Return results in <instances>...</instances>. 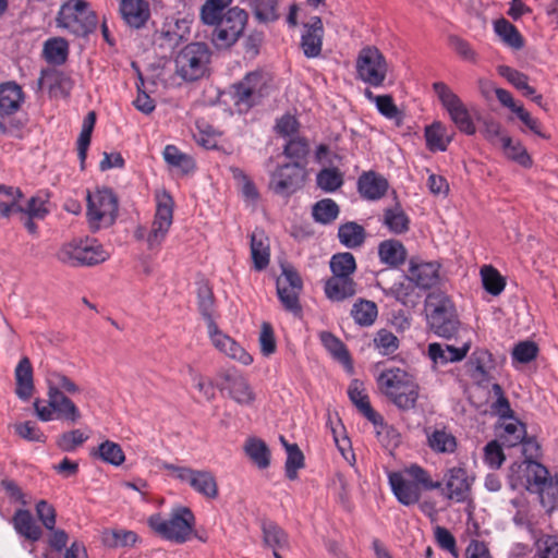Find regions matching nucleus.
Returning a JSON list of instances; mask_svg holds the SVG:
<instances>
[{"label": "nucleus", "instance_id": "6e6d98bb", "mask_svg": "<svg viewBox=\"0 0 558 558\" xmlns=\"http://www.w3.org/2000/svg\"><path fill=\"white\" fill-rule=\"evenodd\" d=\"M320 341L326 350L338 361L350 363V355L342 341L329 331L319 335Z\"/></svg>", "mask_w": 558, "mask_h": 558}, {"label": "nucleus", "instance_id": "c85d7f7f", "mask_svg": "<svg viewBox=\"0 0 558 558\" xmlns=\"http://www.w3.org/2000/svg\"><path fill=\"white\" fill-rule=\"evenodd\" d=\"M339 242L347 248L361 247L366 239V231L363 226L355 221L341 223L338 228Z\"/></svg>", "mask_w": 558, "mask_h": 558}, {"label": "nucleus", "instance_id": "4c0bfd02", "mask_svg": "<svg viewBox=\"0 0 558 558\" xmlns=\"http://www.w3.org/2000/svg\"><path fill=\"white\" fill-rule=\"evenodd\" d=\"M90 454L114 466H119L125 461L121 446L111 440L102 441Z\"/></svg>", "mask_w": 558, "mask_h": 558}, {"label": "nucleus", "instance_id": "5fc2aeb1", "mask_svg": "<svg viewBox=\"0 0 558 558\" xmlns=\"http://www.w3.org/2000/svg\"><path fill=\"white\" fill-rule=\"evenodd\" d=\"M492 354L486 350H477L473 353L472 364L474 369L472 377L480 383L488 381L490 378L489 371L492 368Z\"/></svg>", "mask_w": 558, "mask_h": 558}, {"label": "nucleus", "instance_id": "4d7b16f0", "mask_svg": "<svg viewBox=\"0 0 558 558\" xmlns=\"http://www.w3.org/2000/svg\"><path fill=\"white\" fill-rule=\"evenodd\" d=\"M510 422H507L502 425V434L500 435L504 445L508 447H514L518 444L522 442L526 430L524 424L515 418H510Z\"/></svg>", "mask_w": 558, "mask_h": 558}, {"label": "nucleus", "instance_id": "bb28decb", "mask_svg": "<svg viewBox=\"0 0 558 558\" xmlns=\"http://www.w3.org/2000/svg\"><path fill=\"white\" fill-rule=\"evenodd\" d=\"M438 265L434 263H410L409 279L417 287L428 289L438 280Z\"/></svg>", "mask_w": 558, "mask_h": 558}, {"label": "nucleus", "instance_id": "4be33fe9", "mask_svg": "<svg viewBox=\"0 0 558 558\" xmlns=\"http://www.w3.org/2000/svg\"><path fill=\"white\" fill-rule=\"evenodd\" d=\"M119 10L123 21L133 28L143 27L150 16L149 4L145 0H121Z\"/></svg>", "mask_w": 558, "mask_h": 558}, {"label": "nucleus", "instance_id": "58836bf2", "mask_svg": "<svg viewBox=\"0 0 558 558\" xmlns=\"http://www.w3.org/2000/svg\"><path fill=\"white\" fill-rule=\"evenodd\" d=\"M500 148L508 159L524 168H530L532 166V158L521 142L513 141L510 136L504 137L501 140Z\"/></svg>", "mask_w": 558, "mask_h": 558}, {"label": "nucleus", "instance_id": "09e8293b", "mask_svg": "<svg viewBox=\"0 0 558 558\" xmlns=\"http://www.w3.org/2000/svg\"><path fill=\"white\" fill-rule=\"evenodd\" d=\"M69 52L68 41L57 37L48 39L44 46L46 60L52 64H63L66 61Z\"/></svg>", "mask_w": 558, "mask_h": 558}, {"label": "nucleus", "instance_id": "69168bd1", "mask_svg": "<svg viewBox=\"0 0 558 558\" xmlns=\"http://www.w3.org/2000/svg\"><path fill=\"white\" fill-rule=\"evenodd\" d=\"M376 349L383 355L395 353L399 348V339L391 331L380 329L374 338Z\"/></svg>", "mask_w": 558, "mask_h": 558}, {"label": "nucleus", "instance_id": "3c124183", "mask_svg": "<svg viewBox=\"0 0 558 558\" xmlns=\"http://www.w3.org/2000/svg\"><path fill=\"white\" fill-rule=\"evenodd\" d=\"M496 34L502 39V41L513 48L520 49L523 47V39L514 25H512L506 19H500L495 22L494 25Z\"/></svg>", "mask_w": 558, "mask_h": 558}, {"label": "nucleus", "instance_id": "72a5a7b5", "mask_svg": "<svg viewBox=\"0 0 558 558\" xmlns=\"http://www.w3.org/2000/svg\"><path fill=\"white\" fill-rule=\"evenodd\" d=\"M195 492L209 499L218 496V485L211 472L196 470L189 484Z\"/></svg>", "mask_w": 558, "mask_h": 558}, {"label": "nucleus", "instance_id": "c9c22d12", "mask_svg": "<svg viewBox=\"0 0 558 558\" xmlns=\"http://www.w3.org/2000/svg\"><path fill=\"white\" fill-rule=\"evenodd\" d=\"M47 392H61L76 395L81 388L66 375L58 371H50L46 375Z\"/></svg>", "mask_w": 558, "mask_h": 558}, {"label": "nucleus", "instance_id": "f257e3e1", "mask_svg": "<svg viewBox=\"0 0 558 558\" xmlns=\"http://www.w3.org/2000/svg\"><path fill=\"white\" fill-rule=\"evenodd\" d=\"M376 383L380 392L398 409L411 410L416 405L420 386L408 367L385 365L377 375Z\"/></svg>", "mask_w": 558, "mask_h": 558}, {"label": "nucleus", "instance_id": "37998d69", "mask_svg": "<svg viewBox=\"0 0 558 558\" xmlns=\"http://www.w3.org/2000/svg\"><path fill=\"white\" fill-rule=\"evenodd\" d=\"M245 453L259 468L266 469L270 464V452L265 441L251 438L245 444Z\"/></svg>", "mask_w": 558, "mask_h": 558}, {"label": "nucleus", "instance_id": "f03ea898", "mask_svg": "<svg viewBox=\"0 0 558 558\" xmlns=\"http://www.w3.org/2000/svg\"><path fill=\"white\" fill-rule=\"evenodd\" d=\"M388 482L397 500L403 506L420 501L422 489L434 490L441 487V482L433 481L429 473L417 464H412L404 472H391Z\"/></svg>", "mask_w": 558, "mask_h": 558}, {"label": "nucleus", "instance_id": "f704fd0d", "mask_svg": "<svg viewBox=\"0 0 558 558\" xmlns=\"http://www.w3.org/2000/svg\"><path fill=\"white\" fill-rule=\"evenodd\" d=\"M23 193L20 189L0 184V216L9 218L11 215L21 211L20 201Z\"/></svg>", "mask_w": 558, "mask_h": 558}, {"label": "nucleus", "instance_id": "79ce46f5", "mask_svg": "<svg viewBox=\"0 0 558 558\" xmlns=\"http://www.w3.org/2000/svg\"><path fill=\"white\" fill-rule=\"evenodd\" d=\"M340 214L338 204L331 198H324L316 202L312 208L313 219L322 225L333 222Z\"/></svg>", "mask_w": 558, "mask_h": 558}, {"label": "nucleus", "instance_id": "0e129e2a", "mask_svg": "<svg viewBox=\"0 0 558 558\" xmlns=\"http://www.w3.org/2000/svg\"><path fill=\"white\" fill-rule=\"evenodd\" d=\"M485 290L493 295H498L505 289V281L499 272L492 266H484L481 270Z\"/></svg>", "mask_w": 558, "mask_h": 558}, {"label": "nucleus", "instance_id": "4468645a", "mask_svg": "<svg viewBox=\"0 0 558 558\" xmlns=\"http://www.w3.org/2000/svg\"><path fill=\"white\" fill-rule=\"evenodd\" d=\"M173 221V199L163 193L157 196V206L150 230L147 232L146 243L150 251L159 250L163 243Z\"/></svg>", "mask_w": 558, "mask_h": 558}, {"label": "nucleus", "instance_id": "20e7f679", "mask_svg": "<svg viewBox=\"0 0 558 558\" xmlns=\"http://www.w3.org/2000/svg\"><path fill=\"white\" fill-rule=\"evenodd\" d=\"M211 50L205 43H190L175 56V74L185 82L197 81L209 71Z\"/></svg>", "mask_w": 558, "mask_h": 558}, {"label": "nucleus", "instance_id": "49530a36", "mask_svg": "<svg viewBox=\"0 0 558 558\" xmlns=\"http://www.w3.org/2000/svg\"><path fill=\"white\" fill-rule=\"evenodd\" d=\"M329 266L332 276L352 277L356 269V262L352 253L343 252L332 255Z\"/></svg>", "mask_w": 558, "mask_h": 558}, {"label": "nucleus", "instance_id": "8fccbe9b", "mask_svg": "<svg viewBox=\"0 0 558 558\" xmlns=\"http://www.w3.org/2000/svg\"><path fill=\"white\" fill-rule=\"evenodd\" d=\"M287 450L286 475L289 480H295L298 470L304 466V456L296 444H288L284 437H280Z\"/></svg>", "mask_w": 558, "mask_h": 558}, {"label": "nucleus", "instance_id": "c03bdc74", "mask_svg": "<svg viewBox=\"0 0 558 558\" xmlns=\"http://www.w3.org/2000/svg\"><path fill=\"white\" fill-rule=\"evenodd\" d=\"M96 122V114L94 111L87 113L83 121L82 130L77 138V156L81 161V168L84 169L85 160L87 157V149L90 144L92 133Z\"/></svg>", "mask_w": 558, "mask_h": 558}, {"label": "nucleus", "instance_id": "2f4dec72", "mask_svg": "<svg viewBox=\"0 0 558 558\" xmlns=\"http://www.w3.org/2000/svg\"><path fill=\"white\" fill-rule=\"evenodd\" d=\"M426 146L430 151H445L452 140L447 128L440 122L435 121L425 128Z\"/></svg>", "mask_w": 558, "mask_h": 558}, {"label": "nucleus", "instance_id": "052dcab7", "mask_svg": "<svg viewBox=\"0 0 558 558\" xmlns=\"http://www.w3.org/2000/svg\"><path fill=\"white\" fill-rule=\"evenodd\" d=\"M530 459L520 462H513L509 468L508 483L512 489L525 488L530 490V480L524 466L527 465Z\"/></svg>", "mask_w": 558, "mask_h": 558}, {"label": "nucleus", "instance_id": "aec40b11", "mask_svg": "<svg viewBox=\"0 0 558 558\" xmlns=\"http://www.w3.org/2000/svg\"><path fill=\"white\" fill-rule=\"evenodd\" d=\"M208 330L213 344L220 352L244 365H250L253 362V357L232 338L218 330L214 322L208 324Z\"/></svg>", "mask_w": 558, "mask_h": 558}, {"label": "nucleus", "instance_id": "603ef678", "mask_svg": "<svg viewBox=\"0 0 558 558\" xmlns=\"http://www.w3.org/2000/svg\"><path fill=\"white\" fill-rule=\"evenodd\" d=\"M316 184L326 193L336 192L343 184V174L338 168H324L316 175Z\"/></svg>", "mask_w": 558, "mask_h": 558}, {"label": "nucleus", "instance_id": "b1692460", "mask_svg": "<svg viewBox=\"0 0 558 558\" xmlns=\"http://www.w3.org/2000/svg\"><path fill=\"white\" fill-rule=\"evenodd\" d=\"M325 294L332 302H342L356 293V283L352 277L331 276L326 280Z\"/></svg>", "mask_w": 558, "mask_h": 558}, {"label": "nucleus", "instance_id": "5701e85b", "mask_svg": "<svg viewBox=\"0 0 558 558\" xmlns=\"http://www.w3.org/2000/svg\"><path fill=\"white\" fill-rule=\"evenodd\" d=\"M471 348V342L465 341L459 348L450 344L429 343L428 356L434 363L447 364L462 361Z\"/></svg>", "mask_w": 558, "mask_h": 558}, {"label": "nucleus", "instance_id": "6e6552de", "mask_svg": "<svg viewBox=\"0 0 558 558\" xmlns=\"http://www.w3.org/2000/svg\"><path fill=\"white\" fill-rule=\"evenodd\" d=\"M356 80L372 87H381L389 72V64L383 52L375 46L363 47L355 60Z\"/></svg>", "mask_w": 558, "mask_h": 558}, {"label": "nucleus", "instance_id": "a19ab883", "mask_svg": "<svg viewBox=\"0 0 558 558\" xmlns=\"http://www.w3.org/2000/svg\"><path fill=\"white\" fill-rule=\"evenodd\" d=\"M378 315L377 305L373 301L360 299L351 310V316L354 322L364 327L372 326Z\"/></svg>", "mask_w": 558, "mask_h": 558}, {"label": "nucleus", "instance_id": "7c9ffc66", "mask_svg": "<svg viewBox=\"0 0 558 558\" xmlns=\"http://www.w3.org/2000/svg\"><path fill=\"white\" fill-rule=\"evenodd\" d=\"M378 256L381 263L398 267L404 263L407 250L398 240H385L378 245Z\"/></svg>", "mask_w": 558, "mask_h": 558}, {"label": "nucleus", "instance_id": "f3484780", "mask_svg": "<svg viewBox=\"0 0 558 558\" xmlns=\"http://www.w3.org/2000/svg\"><path fill=\"white\" fill-rule=\"evenodd\" d=\"M445 487L441 494L453 502H465L470 498L473 478L468 475L464 468L453 466L444 475Z\"/></svg>", "mask_w": 558, "mask_h": 558}, {"label": "nucleus", "instance_id": "de8ad7c7", "mask_svg": "<svg viewBox=\"0 0 558 558\" xmlns=\"http://www.w3.org/2000/svg\"><path fill=\"white\" fill-rule=\"evenodd\" d=\"M409 217L400 206L387 208L384 213V225L396 234L404 233L409 230Z\"/></svg>", "mask_w": 558, "mask_h": 558}, {"label": "nucleus", "instance_id": "a18cd8bd", "mask_svg": "<svg viewBox=\"0 0 558 558\" xmlns=\"http://www.w3.org/2000/svg\"><path fill=\"white\" fill-rule=\"evenodd\" d=\"M163 158L166 162L174 168H179L183 173H190L195 169L193 158L182 153L174 145H167L163 149Z\"/></svg>", "mask_w": 558, "mask_h": 558}, {"label": "nucleus", "instance_id": "bf43d9fd", "mask_svg": "<svg viewBox=\"0 0 558 558\" xmlns=\"http://www.w3.org/2000/svg\"><path fill=\"white\" fill-rule=\"evenodd\" d=\"M365 97L376 105L377 110L388 119H396L399 110L389 95H374L369 89H365Z\"/></svg>", "mask_w": 558, "mask_h": 558}, {"label": "nucleus", "instance_id": "9b49d317", "mask_svg": "<svg viewBox=\"0 0 558 558\" xmlns=\"http://www.w3.org/2000/svg\"><path fill=\"white\" fill-rule=\"evenodd\" d=\"M117 214L118 199L111 190L101 189L87 194V218L92 229L111 226Z\"/></svg>", "mask_w": 558, "mask_h": 558}, {"label": "nucleus", "instance_id": "ddd939ff", "mask_svg": "<svg viewBox=\"0 0 558 558\" xmlns=\"http://www.w3.org/2000/svg\"><path fill=\"white\" fill-rule=\"evenodd\" d=\"M433 89L456 126L466 135L475 134V124L460 97L444 82L434 83Z\"/></svg>", "mask_w": 558, "mask_h": 558}, {"label": "nucleus", "instance_id": "13d9d810", "mask_svg": "<svg viewBox=\"0 0 558 558\" xmlns=\"http://www.w3.org/2000/svg\"><path fill=\"white\" fill-rule=\"evenodd\" d=\"M190 24L186 17L171 20L165 24L162 34L168 40L178 43L190 34Z\"/></svg>", "mask_w": 558, "mask_h": 558}, {"label": "nucleus", "instance_id": "dca6fc26", "mask_svg": "<svg viewBox=\"0 0 558 558\" xmlns=\"http://www.w3.org/2000/svg\"><path fill=\"white\" fill-rule=\"evenodd\" d=\"M221 383L217 387L227 390L229 397L240 405L250 407L254 403L256 395L247 379L236 369L229 368L218 374Z\"/></svg>", "mask_w": 558, "mask_h": 558}, {"label": "nucleus", "instance_id": "ea45409f", "mask_svg": "<svg viewBox=\"0 0 558 558\" xmlns=\"http://www.w3.org/2000/svg\"><path fill=\"white\" fill-rule=\"evenodd\" d=\"M263 541L266 546L274 550L288 546L287 533L274 521L265 520L262 522Z\"/></svg>", "mask_w": 558, "mask_h": 558}, {"label": "nucleus", "instance_id": "7ed1b4c3", "mask_svg": "<svg viewBox=\"0 0 558 558\" xmlns=\"http://www.w3.org/2000/svg\"><path fill=\"white\" fill-rule=\"evenodd\" d=\"M425 308L428 327L435 335L446 339L458 335L461 324L456 307L446 293L439 290L429 292Z\"/></svg>", "mask_w": 558, "mask_h": 558}, {"label": "nucleus", "instance_id": "680f3d73", "mask_svg": "<svg viewBox=\"0 0 558 558\" xmlns=\"http://www.w3.org/2000/svg\"><path fill=\"white\" fill-rule=\"evenodd\" d=\"M530 480V490L533 488L543 490L547 483L548 471L541 463L530 459L527 465L524 466Z\"/></svg>", "mask_w": 558, "mask_h": 558}, {"label": "nucleus", "instance_id": "774afa93", "mask_svg": "<svg viewBox=\"0 0 558 558\" xmlns=\"http://www.w3.org/2000/svg\"><path fill=\"white\" fill-rule=\"evenodd\" d=\"M536 558H558V538L555 536H543L535 543Z\"/></svg>", "mask_w": 558, "mask_h": 558}, {"label": "nucleus", "instance_id": "0eeeda50", "mask_svg": "<svg viewBox=\"0 0 558 558\" xmlns=\"http://www.w3.org/2000/svg\"><path fill=\"white\" fill-rule=\"evenodd\" d=\"M148 522L150 527L163 538L183 544L193 532L195 518L189 508L179 507L172 510L168 519L153 515Z\"/></svg>", "mask_w": 558, "mask_h": 558}, {"label": "nucleus", "instance_id": "864d4df0", "mask_svg": "<svg viewBox=\"0 0 558 558\" xmlns=\"http://www.w3.org/2000/svg\"><path fill=\"white\" fill-rule=\"evenodd\" d=\"M251 7L256 20L262 23L275 22L279 19L277 0H253Z\"/></svg>", "mask_w": 558, "mask_h": 558}, {"label": "nucleus", "instance_id": "423d86ee", "mask_svg": "<svg viewBox=\"0 0 558 558\" xmlns=\"http://www.w3.org/2000/svg\"><path fill=\"white\" fill-rule=\"evenodd\" d=\"M57 24L76 36H86L97 26L96 13L85 0H68L58 12Z\"/></svg>", "mask_w": 558, "mask_h": 558}, {"label": "nucleus", "instance_id": "9d476101", "mask_svg": "<svg viewBox=\"0 0 558 558\" xmlns=\"http://www.w3.org/2000/svg\"><path fill=\"white\" fill-rule=\"evenodd\" d=\"M248 20L247 13L238 7L225 12L219 23L214 27L210 40L217 49L233 46L242 36Z\"/></svg>", "mask_w": 558, "mask_h": 558}, {"label": "nucleus", "instance_id": "e2e57ef3", "mask_svg": "<svg viewBox=\"0 0 558 558\" xmlns=\"http://www.w3.org/2000/svg\"><path fill=\"white\" fill-rule=\"evenodd\" d=\"M310 153V146L305 138L294 137L290 138L284 145L283 154L287 158L298 161L302 165Z\"/></svg>", "mask_w": 558, "mask_h": 558}, {"label": "nucleus", "instance_id": "1a4fd4ad", "mask_svg": "<svg viewBox=\"0 0 558 558\" xmlns=\"http://www.w3.org/2000/svg\"><path fill=\"white\" fill-rule=\"evenodd\" d=\"M34 410L41 422L61 420L76 423L81 418V412L76 404L61 392H47V400L36 399Z\"/></svg>", "mask_w": 558, "mask_h": 558}, {"label": "nucleus", "instance_id": "39448f33", "mask_svg": "<svg viewBox=\"0 0 558 558\" xmlns=\"http://www.w3.org/2000/svg\"><path fill=\"white\" fill-rule=\"evenodd\" d=\"M57 258L71 267L94 266L106 262L109 253L95 239H74L60 247Z\"/></svg>", "mask_w": 558, "mask_h": 558}, {"label": "nucleus", "instance_id": "cd10ccee", "mask_svg": "<svg viewBox=\"0 0 558 558\" xmlns=\"http://www.w3.org/2000/svg\"><path fill=\"white\" fill-rule=\"evenodd\" d=\"M15 393L24 401L28 400L34 391L33 367L28 357L20 360L15 367Z\"/></svg>", "mask_w": 558, "mask_h": 558}, {"label": "nucleus", "instance_id": "a878e982", "mask_svg": "<svg viewBox=\"0 0 558 558\" xmlns=\"http://www.w3.org/2000/svg\"><path fill=\"white\" fill-rule=\"evenodd\" d=\"M12 524L19 535L32 542H37L43 536L40 526L36 524L32 513L28 510H16L12 518Z\"/></svg>", "mask_w": 558, "mask_h": 558}, {"label": "nucleus", "instance_id": "338daca9", "mask_svg": "<svg viewBox=\"0 0 558 558\" xmlns=\"http://www.w3.org/2000/svg\"><path fill=\"white\" fill-rule=\"evenodd\" d=\"M87 436L80 429L63 433L57 440V446L64 452H72L87 440Z\"/></svg>", "mask_w": 558, "mask_h": 558}, {"label": "nucleus", "instance_id": "e433bc0d", "mask_svg": "<svg viewBox=\"0 0 558 558\" xmlns=\"http://www.w3.org/2000/svg\"><path fill=\"white\" fill-rule=\"evenodd\" d=\"M350 400L356 405L362 414L374 425L383 424V417L376 411L373 410L368 401V397L362 389L359 388L357 384L354 383L349 388Z\"/></svg>", "mask_w": 558, "mask_h": 558}, {"label": "nucleus", "instance_id": "c756f323", "mask_svg": "<svg viewBox=\"0 0 558 558\" xmlns=\"http://www.w3.org/2000/svg\"><path fill=\"white\" fill-rule=\"evenodd\" d=\"M24 100V94L16 83L8 82L0 85V111L5 114L15 112Z\"/></svg>", "mask_w": 558, "mask_h": 558}, {"label": "nucleus", "instance_id": "2eb2a0df", "mask_svg": "<svg viewBox=\"0 0 558 558\" xmlns=\"http://www.w3.org/2000/svg\"><path fill=\"white\" fill-rule=\"evenodd\" d=\"M276 286L282 306L293 314L301 313L299 296L303 289V281L298 271L292 266H282V272L277 278Z\"/></svg>", "mask_w": 558, "mask_h": 558}, {"label": "nucleus", "instance_id": "412c9836", "mask_svg": "<svg viewBox=\"0 0 558 558\" xmlns=\"http://www.w3.org/2000/svg\"><path fill=\"white\" fill-rule=\"evenodd\" d=\"M388 181L375 171L363 172L357 179V191L367 201L381 198L388 190Z\"/></svg>", "mask_w": 558, "mask_h": 558}, {"label": "nucleus", "instance_id": "6ab92c4d", "mask_svg": "<svg viewBox=\"0 0 558 558\" xmlns=\"http://www.w3.org/2000/svg\"><path fill=\"white\" fill-rule=\"evenodd\" d=\"M324 34V25L319 16H313L303 24L300 47L306 58L314 59L320 56Z\"/></svg>", "mask_w": 558, "mask_h": 558}, {"label": "nucleus", "instance_id": "a211bd4d", "mask_svg": "<svg viewBox=\"0 0 558 558\" xmlns=\"http://www.w3.org/2000/svg\"><path fill=\"white\" fill-rule=\"evenodd\" d=\"M303 165L298 161L278 167L270 175V187L277 194H291L302 184Z\"/></svg>", "mask_w": 558, "mask_h": 558}, {"label": "nucleus", "instance_id": "393cba45", "mask_svg": "<svg viewBox=\"0 0 558 558\" xmlns=\"http://www.w3.org/2000/svg\"><path fill=\"white\" fill-rule=\"evenodd\" d=\"M251 256L254 269L262 271L270 262L269 239L263 230L256 229L251 234Z\"/></svg>", "mask_w": 558, "mask_h": 558}, {"label": "nucleus", "instance_id": "f8f14e48", "mask_svg": "<svg viewBox=\"0 0 558 558\" xmlns=\"http://www.w3.org/2000/svg\"><path fill=\"white\" fill-rule=\"evenodd\" d=\"M267 94V82L263 73L254 71L247 73L240 82L232 86V100L236 110L247 112L259 104Z\"/></svg>", "mask_w": 558, "mask_h": 558}, {"label": "nucleus", "instance_id": "473e14b6", "mask_svg": "<svg viewBox=\"0 0 558 558\" xmlns=\"http://www.w3.org/2000/svg\"><path fill=\"white\" fill-rule=\"evenodd\" d=\"M427 445L436 453H453L457 449L456 437L446 429L426 432Z\"/></svg>", "mask_w": 558, "mask_h": 558}]
</instances>
